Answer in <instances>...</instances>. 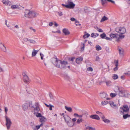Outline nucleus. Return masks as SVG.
I'll list each match as a JSON object with an SVG mask.
<instances>
[{
	"label": "nucleus",
	"instance_id": "f257e3e1",
	"mask_svg": "<svg viewBox=\"0 0 130 130\" xmlns=\"http://www.w3.org/2000/svg\"><path fill=\"white\" fill-rule=\"evenodd\" d=\"M24 16L26 18L32 19L36 17L38 14L34 11L26 10L25 11Z\"/></svg>",
	"mask_w": 130,
	"mask_h": 130
},
{
	"label": "nucleus",
	"instance_id": "f03ea898",
	"mask_svg": "<svg viewBox=\"0 0 130 130\" xmlns=\"http://www.w3.org/2000/svg\"><path fill=\"white\" fill-rule=\"evenodd\" d=\"M34 111V114L37 117H41V114L37 112L40 110L39 105L38 103H36L34 105L32 106Z\"/></svg>",
	"mask_w": 130,
	"mask_h": 130
},
{
	"label": "nucleus",
	"instance_id": "7ed1b4c3",
	"mask_svg": "<svg viewBox=\"0 0 130 130\" xmlns=\"http://www.w3.org/2000/svg\"><path fill=\"white\" fill-rule=\"evenodd\" d=\"M119 91L118 95L120 96H125L127 93V91L125 90L123 87H117Z\"/></svg>",
	"mask_w": 130,
	"mask_h": 130
},
{
	"label": "nucleus",
	"instance_id": "20e7f679",
	"mask_svg": "<svg viewBox=\"0 0 130 130\" xmlns=\"http://www.w3.org/2000/svg\"><path fill=\"white\" fill-rule=\"evenodd\" d=\"M120 109L121 110L120 111V112L121 114L128 113L129 111L128 106L127 105H123Z\"/></svg>",
	"mask_w": 130,
	"mask_h": 130
},
{
	"label": "nucleus",
	"instance_id": "39448f33",
	"mask_svg": "<svg viewBox=\"0 0 130 130\" xmlns=\"http://www.w3.org/2000/svg\"><path fill=\"white\" fill-rule=\"evenodd\" d=\"M52 61L53 64L55 66L60 68L62 62V61L58 60L57 58H54L52 59Z\"/></svg>",
	"mask_w": 130,
	"mask_h": 130
},
{
	"label": "nucleus",
	"instance_id": "423d86ee",
	"mask_svg": "<svg viewBox=\"0 0 130 130\" xmlns=\"http://www.w3.org/2000/svg\"><path fill=\"white\" fill-rule=\"evenodd\" d=\"M63 117L65 121L69 126H73L74 124H73L72 122L71 121V119L69 116L67 115H65L63 116Z\"/></svg>",
	"mask_w": 130,
	"mask_h": 130
},
{
	"label": "nucleus",
	"instance_id": "0eeeda50",
	"mask_svg": "<svg viewBox=\"0 0 130 130\" xmlns=\"http://www.w3.org/2000/svg\"><path fill=\"white\" fill-rule=\"evenodd\" d=\"M83 115V114H82L80 115H78L77 113H74V116L75 117H77L79 118L77 120V123L78 124H79L80 122H82L84 120L82 118Z\"/></svg>",
	"mask_w": 130,
	"mask_h": 130
},
{
	"label": "nucleus",
	"instance_id": "6e6552de",
	"mask_svg": "<svg viewBox=\"0 0 130 130\" xmlns=\"http://www.w3.org/2000/svg\"><path fill=\"white\" fill-rule=\"evenodd\" d=\"M115 31L119 34H125V33L126 30L124 27H117L115 28Z\"/></svg>",
	"mask_w": 130,
	"mask_h": 130
},
{
	"label": "nucleus",
	"instance_id": "1a4fd4ad",
	"mask_svg": "<svg viewBox=\"0 0 130 130\" xmlns=\"http://www.w3.org/2000/svg\"><path fill=\"white\" fill-rule=\"evenodd\" d=\"M31 102H27L24 103L22 105V108L24 110H27L28 109V107L30 106Z\"/></svg>",
	"mask_w": 130,
	"mask_h": 130
},
{
	"label": "nucleus",
	"instance_id": "9d476101",
	"mask_svg": "<svg viewBox=\"0 0 130 130\" xmlns=\"http://www.w3.org/2000/svg\"><path fill=\"white\" fill-rule=\"evenodd\" d=\"M5 118L6 121V125L7 129H9L10 128L12 122L10 119L7 116Z\"/></svg>",
	"mask_w": 130,
	"mask_h": 130
},
{
	"label": "nucleus",
	"instance_id": "9b49d317",
	"mask_svg": "<svg viewBox=\"0 0 130 130\" xmlns=\"http://www.w3.org/2000/svg\"><path fill=\"white\" fill-rule=\"evenodd\" d=\"M68 3L67 4V5H66L67 8H73L75 6V4H74L72 2L68 1Z\"/></svg>",
	"mask_w": 130,
	"mask_h": 130
},
{
	"label": "nucleus",
	"instance_id": "f8f14e48",
	"mask_svg": "<svg viewBox=\"0 0 130 130\" xmlns=\"http://www.w3.org/2000/svg\"><path fill=\"white\" fill-rule=\"evenodd\" d=\"M23 80L24 82L25 83H28L29 82V78L28 76L25 74H23Z\"/></svg>",
	"mask_w": 130,
	"mask_h": 130
},
{
	"label": "nucleus",
	"instance_id": "ddd939ff",
	"mask_svg": "<svg viewBox=\"0 0 130 130\" xmlns=\"http://www.w3.org/2000/svg\"><path fill=\"white\" fill-rule=\"evenodd\" d=\"M68 64L67 61H62L60 68L61 69H64L66 68V65Z\"/></svg>",
	"mask_w": 130,
	"mask_h": 130
},
{
	"label": "nucleus",
	"instance_id": "4468645a",
	"mask_svg": "<svg viewBox=\"0 0 130 130\" xmlns=\"http://www.w3.org/2000/svg\"><path fill=\"white\" fill-rule=\"evenodd\" d=\"M109 104L111 106L114 108H118V104L114 103L113 101H110L109 102Z\"/></svg>",
	"mask_w": 130,
	"mask_h": 130
},
{
	"label": "nucleus",
	"instance_id": "2eb2a0df",
	"mask_svg": "<svg viewBox=\"0 0 130 130\" xmlns=\"http://www.w3.org/2000/svg\"><path fill=\"white\" fill-rule=\"evenodd\" d=\"M118 50L119 52V54L121 56H123V55L124 50L120 47H118Z\"/></svg>",
	"mask_w": 130,
	"mask_h": 130
},
{
	"label": "nucleus",
	"instance_id": "dca6fc26",
	"mask_svg": "<svg viewBox=\"0 0 130 130\" xmlns=\"http://www.w3.org/2000/svg\"><path fill=\"white\" fill-rule=\"evenodd\" d=\"M2 2L6 5H10L11 4V2L8 0H3Z\"/></svg>",
	"mask_w": 130,
	"mask_h": 130
},
{
	"label": "nucleus",
	"instance_id": "f3484780",
	"mask_svg": "<svg viewBox=\"0 0 130 130\" xmlns=\"http://www.w3.org/2000/svg\"><path fill=\"white\" fill-rule=\"evenodd\" d=\"M39 50H36L35 49L32 50L31 54V56L32 57L35 56Z\"/></svg>",
	"mask_w": 130,
	"mask_h": 130
},
{
	"label": "nucleus",
	"instance_id": "a211bd4d",
	"mask_svg": "<svg viewBox=\"0 0 130 130\" xmlns=\"http://www.w3.org/2000/svg\"><path fill=\"white\" fill-rule=\"evenodd\" d=\"M90 117L92 119L97 120L100 119V118L99 117L98 115H91L90 116Z\"/></svg>",
	"mask_w": 130,
	"mask_h": 130
},
{
	"label": "nucleus",
	"instance_id": "6ab92c4d",
	"mask_svg": "<svg viewBox=\"0 0 130 130\" xmlns=\"http://www.w3.org/2000/svg\"><path fill=\"white\" fill-rule=\"evenodd\" d=\"M100 96L102 99L107 98L108 96L107 94L104 92H102L100 94Z\"/></svg>",
	"mask_w": 130,
	"mask_h": 130
},
{
	"label": "nucleus",
	"instance_id": "aec40b11",
	"mask_svg": "<svg viewBox=\"0 0 130 130\" xmlns=\"http://www.w3.org/2000/svg\"><path fill=\"white\" fill-rule=\"evenodd\" d=\"M119 36V35L118 34H111L110 35V36L111 37V38H117Z\"/></svg>",
	"mask_w": 130,
	"mask_h": 130
},
{
	"label": "nucleus",
	"instance_id": "412c9836",
	"mask_svg": "<svg viewBox=\"0 0 130 130\" xmlns=\"http://www.w3.org/2000/svg\"><path fill=\"white\" fill-rule=\"evenodd\" d=\"M46 119L41 115V126L43 125V123L46 121Z\"/></svg>",
	"mask_w": 130,
	"mask_h": 130
},
{
	"label": "nucleus",
	"instance_id": "4be33fe9",
	"mask_svg": "<svg viewBox=\"0 0 130 130\" xmlns=\"http://www.w3.org/2000/svg\"><path fill=\"white\" fill-rule=\"evenodd\" d=\"M64 34L65 35H68L70 34V32L66 28H64L62 30Z\"/></svg>",
	"mask_w": 130,
	"mask_h": 130
},
{
	"label": "nucleus",
	"instance_id": "5701e85b",
	"mask_svg": "<svg viewBox=\"0 0 130 130\" xmlns=\"http://www.w3.org/2000/svg\"><path fill=\"white\" fill-rule=\"evenodd\" d=\"M101 118L102 120L105 123H108L110 122V121L109 120L105 118L104 116L103 117H102Z\"/></svg>",
	"mask_w": 130,
	"mask_h": 130
},
{
	"label": "nucleus",
	"instance_id": "b1692460",
	"mask_svg": "<svg viewBox=\"0 0 130 130\" xmlns=\"http://www.w3.org/2000/svg\"><path fill=\"white\" fill-rule=\"evenodd\" d=\"M83 59L81 57H79L77 58L76 59V62L78 64H79L82 61Z\"/></svg>",
	"mask_w": 130,
	"mask_h": 130
},
{
	"label": "nucleus",
	"instance_id": "393cba45",
	"mask_svg": "<svg viewBox=\"0 0 130 130\" xmlns=\"http://www.w3.org/2000/svg\"><path fill=\"white\" fill-rule=\"evenodd\" d=\"M116 64H115L116 67L113 69V70L115 71H116L118 70V60H117L116 62Z\"/></svg>",
	"mask_w": 130,
	"mask_h": 130
},
{
	"label": "nucleus",
	"instance_id": "a878e982",
	"mask_svg": "<svg viewBox=\"0 0 130 130\" xmlns=\"http://www.w3.org/2000/svg\"><path fill=\"white\" fill-rule=\"evenodd\" d=\"M66 109L69 112H71L72 111V109L71 107H68L66 106H65Z\"/></svg>",
	"mask_w": 130,
	"mask_h": 130
},
{
	"label": "nucleus",
	"instance_id": "bb28decb",
	"mask_svg": "<svg viewBox=\"0 0 130 130\" xmlns=\"http://www.w3.org/2000/svg\"><path fill=\"white\" fill-rule=\"evenodd\" d=\"M123 115V118L124 119H126L127 118L130 117V115H128V113H126Z\"/></svg>",
	"mask_w": 130,
	"mask_h": 130
},
{
	"label": "nucleus",
	"instance_id": "cd10ccee",
	"mask_svg": "<svg viewBox=\"0 0 130 130\" xmlns=\"http://www.w3.org/2000/svg\"><path fill=\"white\" fill-rule=\"evenodd\" d=\"M90 35L89 34L87 33L85 31V34L83 36V37L84 39L88 38L90 36Z\"/></svg>",
	"mask_w": 130,
	"mask_h": 130
},
{
	"label": "nucleus",
	"instance_id": "c85d7f7f",
	"mask_svg": "<svg viewBox=\"0 0 130 130\" xmlns=\"http://www.w3.org/2000/svg\"><path fill=\"white\" fill-rule=\"evenodd\" d=\"M105 83L107 86H110L111 85V82L109 80L106 81L105 82Z\"/></svg>",
	"mask_w": 130,
	"mask_h": 130
},
{
	"label": "nucleus",
	"instance_id": "c756f323",
	"mask_svg": "<svg viewBox=\"0 0 130 130\" xmlns=\"http://www.w3.org/2000/svg\"><path fill=\"white\" fill-rule=\"evenodd\" d=\"M98 36L99 34L97 33H93L91 34V37L93 38H95L96 37Z\"/></svg>",
	"mask_w": 130,
	"mask_h": 130
},
{
	"label": "nucleus",
	"instance_id": "7c9ffc66",
	"mask_svg": "<svg viewBox=\"0 0 130 130\" xmlns=\"http://www.w3.org/2000/svg\"><path fill=\"white\" fill-rule=\"evenodd\" d=\"M19 8L18 5H12L11 6V8L13 9H15L18 8Z\"/></svg>",
	"mask_w": 130,
	"mask_h": 130
},
{
	"label": "nucleus",
	"instance_id": "2f4dec72",
	"mask_svg": "<svg viewBox=\"0 0 130 130\" xmlns=\"http://www.w3.org/2000/svg\"><path fill=\"white\" fill-rule=\"evenodd\" d=\"M41 126V124L39 125H37L35 127H32V128L34 130H38L39 129Z\"/></svg>",
	"mask_w": 130,
	"mask_h": 130
},
{
	"label": "nucleus",
	"instance_id": "473e14b6",
	"mask_svg": "<svg viewBox=\"0 0 130 130\" xmlns=\"http://www.w3.org/2000/svg\"><path fill=\"white\" fill-rule=\"evenodd\" d=\"M112 78L114 79H116L118 78V75L116 74H113Z\"/></svg>",
	"mask_w": 130,
	"mask_h": 130
},
{
	"label": "nucleus",
	"instance_id": "72a5a7b5",
	"mask_svg": "<svg viewBox=\"0 0 130 130\" xmlns=\"http://www.w3.org/2000/svg\"><path fill=\"white\" fill-rule=\"evenodd\" d=\"M96 50L97 51H99L101 50V47L99 45H97L96 46Z\"/></svg>",
	"mask_w": 130,
	"mask_h": 130
},
{
	"label": "nucleus",
	"instance_id": "f704fd0d",
	"mask_svg": "<svg viewBox=\"0 0 130 130\" xmlns=\"http://www.w3.org/2000/svg\"><path fill=\"white\" fill-rule=\"evenodd\" d=\"M107 18L105 16H104L100 22H102L104 21L107 20Z\"/></svg>",
	"mask_w": 130,
	"mask_h": 130
},
{
	"label": "nucleus",
	"instance_id": "c9c22d12",
	"mask_svg": "<svg viewBox=\"0 0 130 130\" xmlns=\"http://www.w3.org/2000/svg\"><path fill=\"white\" fill-rule=\"evenodd\" d=\"M96 113L97 114L99 115L100 116L101 118H102V117H103L104 116L103 115L102 112H100L99 111H96Z\"/></svg>",
	"mask_w": 130,
	"mask_h": 130
},
{
	"label": "nucleus",
	"instance_id": "e433bc0d",
	"mask_svg": "<svg viewBox=\"0 0 130 130\" xmlns=\"http://www.w3.org/2000/svg\"><path fill=\"white\" fill-rule=\"evenodd\" d=\"M94 28L96 29L99 32H103V30L99 28L98 27L95 26Z\"/></svg>",
	"mask_w": 130,
	"mask_h": 130
},
{
	"label": "nucleus",
	"instance_id": "4c0bfd02",
	"mask_svg": "<svg viewBox=\"0 0 130 130\" xmlns=\"http://www.w3.org/2000/svg\"><path fill=\"white\" fill-rule=\"evenodd\" d=\"M106 36V35L105 33H103L100 35L101 38L102 39H105Z\"/></svg>",
	"mask_w": 130,
	"mask_h": 130
},
{
	"label": "nucleus",
	"instance_id": "58836bf2",
	"mask_svg": "<svg viewBox=\"0 0 130 130\" xmlns=\"http://www.w3.org/2000/svg\"><path fill=\"white\" fill-rule=\"evenodd\" d=\"M124 34H120L119 36V35L118 37L121 39L124 38L125 37V36L123 35Z\"/></svg>",
	"mask_w": 130,
	"mask_h": 130
},
{
	"label": "nucleus",
	"instance_id": "ea45409f",
	"mask_svg": "<svg viewBox=\"0 0 130 130\" xmlns=\"http://www.w3.org/2000/svg\"><path fill=\"white\" fill-rule=\"evenodd\" d=\"M108 102L107 101H102L101 102L102 105H106L107 104Z\"/></svg>",
	"mask_w": 130,
	"mask_h": 130
},
{
	"label": "nucleus",
	"instance_id": "a19ab883",
	"mask_svg": "<svg viewBox=\"0 0 130 130\" xmlns=\"http://www.w3.org/2000/svg\"><path fill=\"white\" fill-rule=\"evenodd\" d=\"M102 4L103 5L107 3V0H101Z\"/></svg>",
	"mask_w": 130,
	"mask_h": 130
},
{
	"label": "nucleus",
	"instance_id": "79ce46f5",
	"mask_svg": "<svg viewBox=\"0 0 130 130\" xmlns=\"http://www.w3.org/2000/svg\"><path fill=\"white\" fill-rule=\"evenodd\" d=\"M117 95V94L113 93H111L110 94V96L112 98L115 97Z\"/></svg>",
	"mask_w": 130,
	"mask_h": 130
},
{
	"label": "nucleus",
	"instance_id": "37998d69",
	"mask_svg": "<svg viewBox=\"0 0 130 130\" xmlns=\"http://www.w3.org/2000/svg\"><path fill=\"white\" fill-rule=\"evenodd\" d=\"M29 42L33 44H35L36 43L35 41L31 39H30V40H29Z\"/></svg>",
	"mask_w": 130,
	"mask_h": 130
},
{
	"label": "nucleus",
	"instance_id": "c03bdc74",
	"mask_svg": "<svg viewBox=\"0 0 130 130\" xmlns=\"http://www.w3.org/2000/svg\"><path fill=\"white\" fill-rule=\"evenodd\" d=\"M87 70L88 71H92L93 70V69L91 67H90L87 68Z\"/></svg>",
	"mask_w": 130,
	"mask_h": 130
},
{
	"label": "nucleus",
	"instance_id": "a18cd8bd",
	"mask_svg": "<svg viewBox=\"0 0 130 130\" xmlns=\"http://www.w3.org/2000/svg\"><path fill=\"white\" fill-rule=\"evenodd\" d=\"M45 58H47V57H46L44 55L41 54V59L44 60Z\"/></svg>",
	"mask_w": 130,
	"mask_h": 130
},
{
	"label": "nucleus",
	"instance_id": "49530a36",
	"mask_svg": "<svg viewBox=\"0 0 130 130\" xmlns=\"http://www.w3.org/2000/svg\"><path fill=\"white\" fill-rule=\"evenodd\" d=\"M29 29L32 30L34 32H35L36 31V30L35 29L33 28L32 27H30Z\"/></svg>",
	"mask_w": 130,
	"mask_h": 130
},
{
	"label": "nucleus",
	"instance_id": "de8ad7c7",
	"mask_svg": "<svg viewBox=\"0 0 130 130\" xmlns=\"http://www.w3.org/2000/svg\"><path fill=\"white\" fill-rule=\"evenodd\" d=\"M75 23L76 26L80 25H81L80 24H79V22L77 21H75Z\"/></svg>",
	"mask_w": 130,
	"mask_h": 130
},
{
	"label": "nucleus",
	"instance_id": "09e8293b",
	"mask_svg": "<svg viewBox=\"0 0 130 130\" xmlns=\"http://www.w3.org/2000/svg\"><path fill=\"white\" fill-rule=\"evenodd\" d=\"M2 50L4 52H6V47L5 46H4L2 48H1Z\"/></svg>",
	"mask_w": 130,
	"mask_h": 130
},
{
	"label": "nucleus",
	"instance_id": "8fccbe9b",
	"mask_svg": "<svg viewBox=\"0 0 130 130\" xmlns=\"http://www.w3.org/2000/svg\"><path fill=\"white\" fill-rule=\"evenodd\" d=\"M53 107H54V106L52 105L51 104H50V106L49 107V109L50 110H52V108Z\"/></svg>",
	"mask_w": 130,
	"mask_h": 130
},
{
	"label": "nucleus",
	"instance_id": "3c124183",
	"mask_svg": "<svg viewBox=\"0 0 130 130\" xmlns=\"http://www.w3.org/2000/svg\"><path fill=\"white\" fill-rule=\"evenodd\" d=\"M53 107H54V106L52 105L51 104H50V106L49 107V109L50 110H52V108Z\"/></svg>",
	"mask_w": 130,
	"mask_h": 130
},
{
	"label": "nucleus",
	"instance_id": "603ef678",
	"mask_svg": "<svg viewBox=\"0 0 130 130\" xmlns=\"http://www.w3.org/2000/svg\"><path fill=\"white\" fill-rule=\"evenodd\" d=\"M105 39L107 40H109L110 41H111L112 40V38H109L108 37H106Z\"/></svg>",
	"mask_w": 130,
	"mask_h": 130
},
{
	"label": "nucleus",
	"instance_id": "864d4df0",
	"mask_svg": "<svg viewBox=\"0 0 130 130\" xmlns=\"http://www.w3.org/2000/svg\"><path fill=\"white\" fill-rule=\"evenodd\" d=\"M58 14L59 16L60 17L61 16L63 15L62 12H58Z\"/></svg>",
	"mask_w": 130,
	"mask_h": 130
},
{
	"label": "nucleus",
	"instance_id": "5fc2aeb1",
	"mask_svg": "<svg viewBox=\"0 0 130 130\" xmlns=\"http://www.w3.org/2000/svg\"><path fill=\"white\" fill-rule=\"evenodd\" d=\"M30 39H29L27 38H25L24 39V40L26 42H27V41H29V40H30Z\"/></svg>",
	"mask_w": 130,
	"mask_h": 130
},
{
	"label": "nucleus",
	"instance_id": "6e6d98bb",
	"mask_svg": "<svg viewBox=\"0 0 130 130\" xmlns=\"http://www.w3.org/2000/svg\"><path fill=\"white\" fill-rule=\"evenodd\" d=\"M116 41L117 42H119L120 41V39H121L120 38H119V37H118L116 38Z\"/></svg>",
	"mask_w": 130,
	"mask_h": 130
},
{
	"label": "nucleus",
	"instance_id": "4d7b16f0",
	"mask_svg": "<svg viewBox=\"0 0 130 130\" xmlns=\"http://www.w3.org/2000/svg\"><path fill=\"white\" fill-rule=\"evenodd\" d=\"M70 20L72 21H77L74 18H72L70 19Z\"/></svg>",
	"mask_w": 130,
	"mask_h": 130
},
{
	"label": "nucleus",
	"instance_id": "13d9d810",
	"mask_svg": "<svg viewBox=\"0 0 130 130\" xmlns=\"http://www.w3.org/2000/svg\"><path fill=\"white\" fill-rule=\"evenodd\" d=\"M107 1L111 2V3L113 4H114L115 3V2L112 0H107Z\"/></svg>",
	"mask_w": 130,
	"mask_h": 130
},
{
	"label": "nucleus",
	"instance_id": "bf43d9fd",
	"mask_svg": "<svg viewBox=\"0 0 130 130\" xmlns=\"http://www.w3.org/2000/svg\"><path fill=\"white\" fill-rule=\"evenodd\" d=\"M4 46V45L2 43H0V48H2Z\"/></svg>",
	"mask_w": 130,
	"mask_h": 130
},
{
	"label": "nucleus",
	"instance_id": "052dcab7",
	"mask_svg": "<svg viewBox=\"0 0 130 130\" xmlns=\"http://www.w3.org/2000/svg\"><path fill=\"white\" fill-rule=\"evenodd\" d=\"M100 59V58L98 56H96V61H98Z\"/></svg>",
	"mask_w": 130,
	"mask_h": 130
},
{
	"label": "nucleus",
	"instance_id": "680f3d73",
	"mask_svg": "<svg viewBox=\"0 0 130 130\" xmlns=\"http://www.w3.org/2000/svg\"><path fill=\"white\" fill-rule=\"evenodd\" d=\"M91 127L88 126H87V127H86L85 128V129H88L89 130H90Z\"/></svg>",
	"mask_w": 130,
	"mask_h": 130
},
{
	"label": "nucleus",
	"instance_id": "e2e57ef3",
	"mask_svg": "<svg viewBox=\"0 0 130 130\" xmlns=\"http://www.w3.org/2000/svg\"><path fill=\"white\" fill-rule=\"evenodd\" d=\"M4 71V70L0 66V72Z\"/></svg>",
	"mask_w": 130,
	"mask_h": 130
},
{
	"label": "nucleus",
	"instance_id": "0e129e2a",
	"mask_svg": "<svg viewBox=\"0 0 130 130\" xmlns=\"http://www.w3.org/2000/svg\"><path fill=\"white\" fill-rule=\"evenodd\" d=\"M49 95L51 99H53V96L52 94L51 93H50L49 94Z\"/></svg>",
	"mask_w": 130,
	"mask_h": 130
},
{
	"label": "nucleus",
	"instance_id": "69168bd1",
	"mask_svg": "<svg viewBox=\"0 0 130 130\" xmlns=\"http://www.w3.org/2000/svg\"><path fill=\"white\" fill-rule=\"evenodd\" d=\"M75 59L74 58L72 57L69 59V60L73 61L74 59Z\"/></svg>",
	"mask_w": 130,
	"mask_h": 130
},
{
	"label": "nucleus",
	"instance_id": "338daca9",
	"mask_svg": "<svg viewBox=\"0 0 130 130\" xmlns=\"http://www.w3.org/2000/svg\"><path fill=\"white\" fill-rule=\"evenodd\" d=\"M4 108H5V112L6 113L8 110V109L7 108V107H5Z\"/></svg>",
	"mask_w": 130,
	"mask_h": 130
},
{
	"label": "nucleus",
	"instance_id": "774afa93",
	"mask_svg": "<svg viewBox=\"0 0 130 130\" xmlns=\"http://www.w3.org/2000/svg\"><path fill=\"white\" fill-rule=\"evenodd\" d=\"M125 76L124 75H122L121 76V78L122 79H125Z\"/></svg>",
	"mask_w": 130,
	"mask_h": 130
}]
</instances>
